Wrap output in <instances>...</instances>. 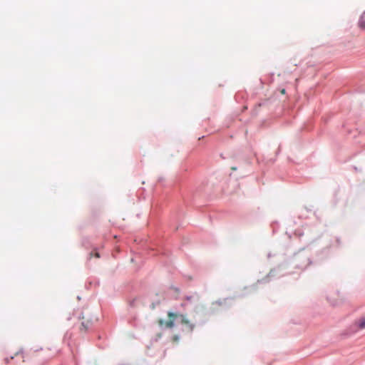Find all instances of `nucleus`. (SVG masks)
Listing matches in <instances>:
<instances>
[{"label":"nucleus","instance_id":"nucleus-1","mask_svg":"<svg viewBox=\"0 0 365 365\" xmlns=\"http://www.w3.org/2000/svg\"><path fill=\"white\" fill-rule=\"evenodd\" d=\"M168 315L170 318H173L175 322L187 325L190 332L193 331L195 324L191 323L185 315L173 312H168Z\"/></svg>","mask_w":365,"mask_h":365},{"label":"nucleus","instance_id":"nucleus-2","mask_svg":"<svg viewBox=\"0 0 365 365\" xmlns=\"http://www.w3.org/2000/svg\"><path fill=\"white\" fill-rule=\"evenodd\" d=\"M292 263L295 267L304 269L312 263V261L309 257L297 254L294 256Z\"/></svg>","mask_w":365,"mask_h":365},{"label":"nucleus","instance_id":"nucleus-3","mask_svg":"<svg viewBox=\"0 0 365 365\" xmlns=\"http://www.w3.org/2000/svg\"><path fill=\"white\" fill-rule=\"evenodd\" d=\"M284 267V264L279 265L276 268L272 269L268 274L264 277L263 279L258 280L257 282L259 283H267L269 282L271 279L275 278V277H280L283 275H284V273L281 272L282 267Z\"/></svg>","mask_w":365,"mask_h":365},{"label":"nucleus","instance_id":"nucleus-4","mask_svg":"<svg viewBox=\"0 0 365 365\" xmlns=\"http://www.w3.org/2000/svg\"><path fill=\"white\" fill-rule=\"evenodd\" d=\"M93 322L92 319H87L86 321L82 322L81 330L87 331L91 328Z\"/></svg>","mask_w":365,"mask_h":365},{"label":"nucleus","instance_id":"nucleus-5","mask_svg":"<svg viewBox=\"0 0 365 365\" xmlns=\"http://www.w3.org/2000/svg\"><path fill=\"white\" fill-rule=\"evenodd\" d=\"M365 15V11L363 12L362 15L360 16L359 20V26L361 29H365V20L364 19V16Z\"/></svg>","mask_w":365,"mask_h":365},{"label":"nucleus","instance_id":"nucleus-6","mask_svg":"<svg viewBox=\"0 0 365 365\" xmlns=\"http://www.w3.org/2000/svg\"><path fill=\"white\" fill-rule=\"evenodd\" d=\"M305 235L304 232H302L301 230H297L294 232V235L298 237L300 240L302 237H303Z\"/></svg>","mask_w":365,"mask_h":365},{"label":"nucleus","instance_id":"nucleus-7","mask_svg":"<svg viewBox=\"0 0 365 365\" xmlns=\"http://www.w3.org/2000/svg\"><path fill=\"white\" fill-rule=\"evenodd\" d=\"M357 327L360 329H365V318L361 319L357 324Z\"/></svg>","mask_w":365,"mask_h":365},{"label":"nucleus","instance_id":"nucleus-8","mask_svg":"<svg viewBox=\"0 0 365 365\" xmlns=\"http://www.w3.org/2000/svg\"><path fill=\"white\" fill-rule=\"evenodd\" d=\"M175 326V319L171 318L168 322H166V327L168 328H172Z\"/></svg>","mask_w":365,"mask_h":365},{"label":"nucleus","instance_id":"nucleus-9","mask_svg":"<svg viewBox=\"0 0 365 365\" xmlns=\"http://www.w3.org/2000/svg\"><path fill=\"white\" fill-rule=\"evenodd\" d=\"M159 304H160V301L152 302V304L150 306V309H154Z\"/></svg>","mask_w":365,"mask_h":365},{"label":"nucleus","instance_id":"nucleus-10","mask_svg":"<svg viewBox=\"0 0 365 365\" xmlns=\"http://www.w3.org/2000/svg\"><path fill=\"white\" fill-rule=\"evenodd\" d=\"M227 299H218L217 301L215 302V304H217L218 305H222L224 304V302L227 300Z\"/></svg>","mask_w":365,"mask_h":365},{"label":"nucleus","instance_id":"nucleus-11","mask_svg":"<svg viewBox=\"0 0 365 365\" xmlns=\"http://www.w3.org/2000/svg\"><path fill=\"white\" fill-rule=\"evenodd\" d=\"M137 302V299H132L130 302H129V306L130 307H135V303Z\"/></svg>","mask_w":365,"mask_h":365},{"label":"nucleus","instance_id":"nucleus-12","mask_svg":"<svg viewBox=\"0 0 365 365\" xmlns=\"http://www.w3.org/2000/svg\"><path fill=\"white\" fill-rule=\"evenodd\" d=\"M93 255V252H91L90 253V255H91V256H92ZM94 256H95L96 257H97V258H99V257H100V254H99L98 252L95 251V252H94Z\"/></svg>","mask_w":365,"mask_h":365},{"label":"nucleus","instance_id":"nucleus-13","mask_svg":"<svg viewBox=\"0 0 365 365\" xmlns=\"http://www.w3.org/2000/svg\"><path fill=\"white\" fill-rule=\"evenodd\" d=\"M322 252H324L326 255L328 253V248L325 247L322 250Z\"/></svg>","mask_w":365,"mask_h":365},{"label":"nucleus","instance_id":"nucleus-14","mask_svg":"<svg viewBox=\"0 0 365 365\" xmlns=\"http://www.w3.org/2000/svg\"><path fill=\"white\" fill-rule=\"evenodd\" d=\"M192 297V296H186L185 297V299L187 301H191Z\"/></svg>","mask_w":365,"mask_h":365},{"label":"nucleus","instance_id":"nucleus-15","mask_svg":"<svg viewBox=\"0 0 365 365\" xmlns=\"http://www.w3.org/2000/svg\"><path fill=\"white\" fill-rule=\"evenodd\" d=\"M309 239H307V240H304V241H305V242H308V243H309V245H310L312 242H313V240H312V242H309Z\"/></svg>","mask_w":365,"mask_h":365},{"label":"nucleus","instance_id":"nucleus-16","mask_svg":"<svg viewBox=\"0 0 365 365\" xmlns=\"http://www.w3.org/2000/svg\"><path fill=\"white\" fill-rule=\"evenodd\" d=\"M336 242H337V243H338V244H339V243H340V239H339V238H337V239H336Z\"/></svg>","mask_w":365,"mask_h":365},{"label":"nucleus","instance_id":"nucleus-17","mask_svg":"<svg viewBox=\"0 0 365 365\" xmlns=\"http://www.w3.org/2000/svg\"><path fill=\"white\" fill-rule=\"evenodd\" d=\"M163 180V178H159L158 181L161 182Z\"/></svg>","mask_w":365,"mask_h":365},{"label":"nucleus","instance_id":"nucleus-18","mask_svg":"<svg viewBox=\"0 0 365 365\" xmlns=\"http://www.w3.org/2000/svg\"><path fill=\"white\" fill-rule=\"evenodd\" d=\"M5 360H6V363H9V359L8 358H6V359H5Z\"/></svg>","mask_w":365,"mask_h":365},{"label":"nucleus","instance_id":"nucleus-19","mask_svg":"<svg viewBox=\"0 0 365 365\" xmlns=\"http://www.w3.org/2000/svg\"><path fill=\"white\" fill-rule=\"evenodd\" d=\"M232 170H237V168H236V167H232Z\"/></svg>","mask_w":365,"mask_h":365},{"label":"nucleus","instance_id":"nucleus-20","mask_svg":"<svg viewBox=\"0 0 365 365\" xmlns=\"http://www.w3.org/2000/svg\"><path fill=\"white\" fill-rule=\"evenodd\" d=\"M271 257V253H268L267 257L269 258Z\"/></svg>","mask_w":365,"mask_h":365},{"label":"nucleus","instance_id":"nucleus-21","mask_svg":"<svg viewBox=\"0 0 365 365\" xmlns=\"http://www.w3.org/2000/svg\"><path fill=\"white\" fill-rule=\"evenodd\" d=\"M308 235H309V234H308V232H307V233H306V237H307V238H309V237H308Z\"/></svg>","mask_w":365,"mask_h":365}]
</instances>
